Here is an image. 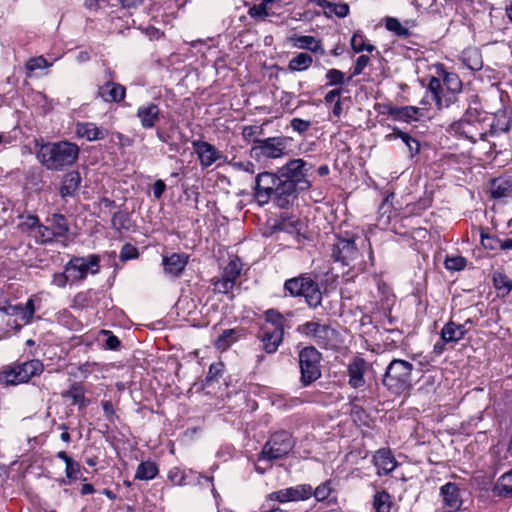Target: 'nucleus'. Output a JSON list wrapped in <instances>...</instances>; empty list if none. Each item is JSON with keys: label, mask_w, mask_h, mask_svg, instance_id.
I'll use <instances>...</instances> for the list:
<instances>
[{"label": "nucleus", "mask_w": 512, "mask_h": 512, "mask_svg": "<svg viewBox=\"0 0 512 512\" xmlns=\"http://www.w3.org/2000/svg\"><path fill=\"white\" fill-rule=\"evenodd\" d=\"M66 476L71 480L77 479L79 473V464L74 462L73 460L66 464Z\"/></svg>", "instance_id": "69168bd1"}, {"label": "nucleus", "mask_w": 512, "mask_h": 512, "mask_svg": "<svg viewBox=\"0 0 512 512\" xmlns=\"http://www.w3.org/2000/svg\"><path fill=\"white\" fill-rule=\"evenodd\" d=\"M62 396L71 400V404L78 405L80 408L86 405L84 389L81 386L73 385L68 391L63 392Z\"/></svg>", "instance_id": "f704fd0d"}, {"label": "nucleus", "mask_w": 512, "mask_h": 512, "mask_svg": "<svg viewBox=\"0 0 512 512\" xmlns=\"http://www.w3.org/2000/svg\"><path fill=\"white\" fill-rule=\"evenodd\" d=\"M287 142L285 137L254 138L250 157L259 163L279 159L285 155Z\"/></svg>", "instance_id": "39448f33"}, {"label": "nucleus", "mask_w": 512, "mask_h": 512, "mask_svg": "<svg viewBox=\"0 0 512 512\" xmlns=\"http://www.w3.org/2000/svg\"><path fill=\"white\" fill-rule=\"evenodd\" d=\"M158 474V468L154 462H141L136 470L135 479L151 480Z\"/></svg>", "instance_id": "72a5a7b5"}, {"label": "nucleus", "mask_w": 512, "mask_h": 512, "mask_svg": "<svg viewBox=\"0 0 512 512\" xmlns=\"http://www.w3.org/2000/svg\"><path fill=\"white\" fill-rule=\"evenodd\" d=\"M188 473L185 470H182L178 467L172 468L168 473L169 481L178 486L187 485L189 482L187 481Z\"/></svg>", "instance_id": "37998d69"}, {"label": "nucleus", "mask_w": 512, "mask_h": 512, "mask_svg": "<svg viewBox=\"0 0 512 512\" xmlns=\"http://www.w3.org/2000/svg\"><path fill=\"white\" fill-rule=\"evenodd\" d=\"M392 507V497L385 491H377L373 497V508L375 512H390Z\"/></svg>", "instance_id": "c756f323"}, {"label": "nucleus", "mask_w": 512, "mask_h": 512, "mask_svg": "<svg viewBox=\"0 0 512 512\" xmlns=\"http://www.w3.org/2000/svg\"><path fill=\"white\" fill-rule=\"evenodd\" d=\"M165 189H166V184L164 183V181L162 180H157L155 183H154V186H153V195L156 199H159L161 198V196L163 195V193L165 192Z\"/></svg>", "instance_id": "774afa93"}, {"label": "nucleus", "mask_w": 512, "mask_h": 512, "mask_svg": "<svg viewBox=\"0 0 512 512\" xmlns=\"http://www.w3.org/2000/svg\"><path fill=\"white\" fill-rule=\"evenodd\" d=\"M137 117L144 129H152L160 120V109L154 103L142 105L137 110Z\"/></svg>", "instance_id": "412c9836"}, {"label": "nucleus", "mask_w": 512, "mask_h": 512, "mask_svg": "<svg viewBox=\"0 0 512 512\" xmlns=\"http://www.w3.org/2000/svg\"><path fill=\"white\" fill-rule=\"evenodd\" d=\"M341 93H342L341 88H336V89L329 91L324 97L325 103L331 104L333 102L340 100Z\"/></svg>", "instance_id": "338daca9"}, {"label": "nucleus", "mask_w": 512, "mask_h": 512, "mask_svg": "<svg viewBox=\"0 0 512 512\" xmlns=\"http://www.w3.org/2000/svg\"><path fill=\"white\" fill-rule=\"evenodd\" d=\"M387 139L391 140L394 138H400L408 147V150L411 153V156L419 152L420 144L419 142L411 137L409 134L395 128L393 133L386 136Z\"/></svg>", "instance_id": "2f4dec72"}, {"label": "nucleus", "mask_w": 512, "mask_h": 512, "mask_svg": "<svg viewBox=\"0 0 512 512\" xmlns=\"http://www.w3.org/2000/svg\"><path fill=\"white\" fill-rule=\"evenodd\" d=\"M385 27L387 30L394 32L398 36H408L409 31L405 28L398 19L387 17L385 19Z\"/></svg>", "instance_id": "c03bdc74"}, {"label": "nucleus", "mask_w": 512, "mask_h": 512, "mask_svg": "<svg viewBox=\"0 0 512 512\" xmlns=\"http://www.w3.org/2000/svg\"><path fill=\"white\" fill-rule=\"evenodd\" d=\"M331 494L330 482L320 484L316 489H313L312 495L317 501L326 500Z\"/></svg>", "instance_id": "5fc2aeb1"}, {"label": "nucleus", "mask_w": 512, "mask_h": 512, "mask_svg": "<svg viewBox=\"0 0 512 512\" xmlns=\"http://www.w3.org/2000/svg\"><path fill=\"white\" fill-rule=\"evenodd\" d=\"M494 493L498 496L507 497L512 495V469L504 473L494 487Z\"/></svg>", "instance_id": "7c9ffc66"}, {"label": "nucleus", "mask_w": 512, "mask_h": 512, "mask_svg": "<svg viewBox=\"0 0 512 512\" xmlns=\"http://www.w3.org/2000/svg\"><path fill=\"white\" fill-rule=\"evenodd\" d=\"M326 79L328 80L327 86H337L346 83L345 74L335 68L329 69L326 73Z\"/></svg>", "instance_id": "49530a36"}, {"label": "nucleus", "mask_w": 512, "mask_h": 512, "mask_svg": "<svg viewBox=\"0 0 512 512\" xmlns=\"http://www.w3.org/2000/svg\"><path fill=\"white\" fill-rule=\"evenodd\" d=\"M309 167L306 161L297 158L288 161L278 169V175L283 181L294 184L300 190H308L311 186L307 179Z\"/></svg>", "instance_id": "1a4fd4ad"}, {"label": "nucleus", "mask_w": 512, "mask_h": 512, "mask_svg": "<svg viewBox=\"0 0 512 512\" xmlns=\"http://www.w3.org/2000/svg\"><path fill=\"white\" fill-rule=\"evenodd\" d=\"M292 42L293 45L299 49L309 50L313 53H318L320 55L325 54V49L323 48L321 42L313 36H295L294 38H292Z\"/></svg>", "instance_id": "a878e982"}, {"label": "nucleus", "mask_w": 512, "mask_h": 512, "mask_svg": "<svg viewBox=\"0 0 512 512\" xmlns=\"http://www.w3.org/2000/svg\"><path fill=\"white\" fill-rule=\"evenodd\" d=\"M269 3H266V1H263L261 4L259 5H254L253 7H251L249 9V15L253 18H256V17H260V18H265L267 17L269 14H268V11H267V5Z\"/></svg>", "instance_id": "052dcab7"}, {"label": "nucleus", "mask_w": 512, "mask_h": 512, "mask_svg": "<svg viewBox=\"0 0 512 512\" xmlns=\"http://www.w3.org/2000/svg\"><path fill=\"white\" fill-rule=\"evenodd\" d=\"M66 271L72 282L84 280L88 274H97L100 269V257L91 254L86 257H73L66 263Z\"/></svg>", "instance_id": "9b49d317"}, {"label": "nucleus", "mask_w": 512, "mask_h": 512, "mask_svg": "<svg viewBox=\"0 0 512 512\" xmlns=\"http://www.w3.org/2000/svg\"><path fill=\"white\" fill-rule=\"evenodd\" d=\"M285 290L291 296H303L308 306L312 308L318 307L322 302V293L316 281L308 276L301 275L285 281Z\"/></svg>", "instance_id": "423d86ee"}, {"label": "nucleus", "mask_w": 512, "mask_h": 512, "mask_svg": "<svg viewBox=\"0 0 512 512\" xmlns=\"http://www.w3.org/2000/svg\"><path fill=\"white\" fill-rule=\"evenodd\" d=\"M299 331L313 338L314 342L322 348H334L338 344L337 331L327 324L309 321L301 325Z\"/></svg>", "instance_id": "9d476101"}, {"label": "nucleus", "mask_w": 512, "mask_h": 512, "mask_svg": "<svg viewBox=\"0 0 512 512\" xmlns=\"http://www.w3.org/2000/svg\"><path fill=\"white\" fill-rule=\"evenodd\" d=\"M300 188L282 178L278 181L276 189L271 199L280 208H288L297 198Z\"/></svg>", "instance_id": "dca6fc26"}, {"label": "nucleus", "mask_w": 512, "mask_h": 512, "mask_svg": "<svg viewBox=\"0 0 512 512\" xmlns=\"http://www.w3.org/2000/svg\"><path fill=\"white\" fill-rule=\"evenodd\" d=\"M76 132L78 136L87 139L88 141H95L105 138L108 135L106 129L98 127L94 123H78Z\"/></svg>", "instance_id": "b1692460"}, {"label": "nucleus", "mask_w": 512, "mask_h": 512, "mask_svg": "<svg viewBox=\"0 0 512 512\" xmlns=\"http://www.w3.org/2000/svg\"><path fill=\"white\" fill-rule=\"evenodd\" d=\"M234 285V282L224 277L223 275L221 278L213 279L214 291L218 293H228L233 289Z\"/></svg>", "instance_id": "09e8293b"}, {"label": "nucleus", "mask_w": 512, "mask_h": 512, "mask_svg": "<svg viewBox=\"0 0 512 512\" xmlns=\"http://www.w3.org/2000/svg\"><path fill=\"white\" fill-rule=\"evenodd\" d=\"M51 64L43 56L30 58L26 63V69L29 72H33L38 69H44L50 67Z\"/></svg>", "instance_id": "603ef678"}, {"label": "nucleus", "mask_w": 512, "mask_h": 512, "mask_svg": "<svg viewBox=\"0 0 512 512\" xmlns=\"http://www.w3.org/2000/svg\"><path fill=\"white\" fill-rule=\"evenodd\" d=\"M139 256V252H138V249L130 244V243H126L125 245H123L121 251H120V260L121 261H128V260H132V259H136L138 258Z\"/></svg>", "instance_id": "864d4df0"}, {"label": "nucleus", "mask_w": 512, "mask_h": 512, "mask_svg": "<svg viewBox=\"0 0 512 512\" xmlns=\"http://www.w3.org/2000/svg\"><path fill=\"white\" fill-rule=\"evenodd\" d=\"M466 266V259L462 256H451L445 260V267L451 271H460Z\"/></svg>", "instance_id": "3c124183"}, {"label": "nucleus", "mask_w": 512, "mask_h": 512, "mask_svg": "<svg viewBox=\"0 0 512 512\" xmlns=\"http://www.w3.org/2000/svg\"><path fill=\"white\" fill-rule=\"evenodd\" d=\"M103 334L107 335V339L105 341V346L108 349L115 350L120 346V340L115 335L111 334V332L103 330Z\"/></svg>", "instance_id": "e2e57ef3"}, {"label": "nucleus", "mask_w": 512, "mask_h": 512, "mask_svg": "<svg viewBox=\"0 0 512 512\" xmlns=\"http://www.w3.org/2000/svg\"><path fill=\"white\" fill-rule=\"evenodd\" d=\"M481 244L487 250L496 251L499 250L501 247V239L482 231Z\"/></svg>", "instance_id": "de8ad7c7"}, {"label": "nucleus", "mask_w": 512, "mask_h": 512, "mask_svg": "<svg viewBox=\"0 0 512 512\" xmlns=\"http://www.w3.org/2000/svg\"><path fill=\"white\" fill-rule=\"evenodd\" d=\"M313 63V58L307 53H299L294 56L288 64V69L292 72L307 70Z\"/></svg>", "instance_id": "473e14b6"}, {"label": "nucleus", "mask_w": 512, "mask_h": 512, "mask_svg": "<svg viewBox=\"0 0 512 512\" xmlns=\"http://www.w3.org/2000/svg\"><path fill=\"white\" fill-rule=\"evenodd\" d=\"M295 445V440L287 431H279L271 435L263 446L258 460H276L285 457Z\"/></svg>", "instance_id": "0eeeda50"}, {"label": "nucleus", "mask_w": 512, "mask_h": 512, "mask_svg": "<svg viewBox=\"0 0 512 512\" xmlns=\"http://www.w3.org/2000/svg\"><path fill=\"white\" fill-rule=\"evenodd\" d=\"M78 145L69 141L42 144L37 151L39 162L52 171H62L74 165L79 157Z\"/></svg>", "instance_id": "f257e3e1"}, {"label": "nucleus", "mask_w": 512, "mask_h": 512, "mask_svg": "<svg viewBox=\"0 0 512 512\" xmlns=\"http://www.w3.org/2000/svg\"><path fill=\"white\" fill-rule=\"evenodd\" d=\"M419 108L414 106L395 107L389 106L387 113L392 116L395 120L408 122L415 119L419 112Z\"/></svg>", "instance_id": "c85d7f7f"}, {"label": "nucleus", "mask_w": 512, "mask_h": 512, "mask_svg": "<svg viewBox=\"0 0 512 512\" xmlns=\"http://www.w3.org/2000/svg\"><path fill=\"white\" fill-rule=\"evenodd\" d=\"M489 192L494 199L512 197V180L502 177L492 179L489 183Z\"/></svg>", "instance_id": "5701e85b"}, {"label": "nucleus", "mask_w": 512, "mask_h": 512, "mask_svg": "<svg viewBox=\"0 0 512 512\" xmlns=\"http://www.w3.org/2000/svg\"><path fill=\"white\" fill-rule=\"evenodd\" d=\"M366 369V362L363 358H355L348 365L349 384L353 388H360L364 386V373Z\"/></svg>", "instance_id": "4be33fe9"}, {"label": "nucleus", "mask_w": 512, "mask_h": 512, "mask_svg": "<svg viewBox=\"0 0 512 512\" xmlns=\"http://www.w3.org/2000/svg\"><path fill=\"white\" fill-rule=\"evenodd\" d=\"M443 86L452 93L460 92L462 89V82L457 74L445 72L443 75Z\"/></svg>", "instance_id": "ea45409f"}, {"label": "nucleus", "mask_w": 512, "mask_h": 512, "mask_svg": "<svg viewBox=\"0 0 512 512\" xmlns=\"http://www.w3.org/2000/svg\"><path fill=\"white\" fill-rule=\"evenodd\" d=\"M373 464L377 468V474H389L396 466L397 462L390 451V449L382 448L379 449L373 456Z\"/></svg>", "instance_id": "aec40b11"}, {"label": "nucleus", "mask_w": 512, "mask_h": 512, "mask_svg": "<svg viewBox=\"0 0 512 512\" xmlns=\"http://www.w3.org/2000/svg\"><path fill=\"white\" fill-rule=\"evenodd\" d=\"M290 125L295 132L303 134L310 128L311 122L308 120H303L301 118H293L290 121Z\"/></svg>", "instance_id": "bf43d9fd"}, {"label": "nucleus", "mask_w": 512, "mask_h": 512, "mask_svg": "<svg viewBox=\"0 0 512 512\" xmlns=\"http://www.w3.org/2000/svg\"><path fill=\"white\" fill-rule=\"evenodd\" d=\"M44 371L43 363L38 359L17 362L5 366L0 372V383L4 386H15L29 382Z\"/></svg>", "instance_id": "20e7f679"}, {"label": "nucleus", "mask_w": 512, "mask_h": 512, "mask_svg": "<svg viewBox=\"0 0 512 512\" xmlns=\"http://www.w3.org/2000/svg\"><path fill=\"white\" fill-rule=\"evenodd\" d=\"M332 257L343 265H351L359 257L354 237H338L332 246Z\"/></svg>", "instance_id": "ddd939ff"}, {"label": "nucleus", "mask_w": 512, "mask_h": 512, "mask_svg": "<svg viewBox=\"0 0 512 512\" xmlns=\"http://www.w3.org/2000/svg\"><path fill=\"white\" fill-rule=\"evenodd\" d=\"M327 8L340 18H344L349 14V6L346 3H327Z\"/></svg>", "instance_id": "4d7b16f0"}, {"label": "nucleus", "mask_w": 512, "mask_h": 512, "mask_svg": "<svg viewBox=\"0 0 512 512\" xmlns=\"http://www.w3.org/2000/svg\"><path fill=\"white\" fill-rule=\"evenodd\" d=\"M34 238L37 243L41 244L58 241L47 224H40V226H38L37 232L34 233Z\"/></svg>", "instance_id": "79ce46f5"}, {"label": "nucleus", "mask_w": 512, "mask_h": 512, "mask_svg": "<svg viewBox=\"0 0 512 512\" xmlns=\"http://www.w3.org/2000/svg\"><path fill=\"white\" fill-rule=\"evenodd\" d=\"M471 325V321H467L464 324H457L453 321L446 323L441 330V339L444 344L457 343L464 338L469 328L467 325Z\"/></svg>", "instance_id": "a211bd4d"}, {"label": "nucleus", "mask_w": 512, "mask_h": 512, "mask_svg": "<svg viewBox=\"0 0 512 512\" xmlns=\"http://www.w3.org/2000/svg\"><path fill=\"white\" fill-rule=\"evenodd\" d=\"M280 179L278 172H262L256 176L254 196L259 204L263 205L269 202Z\"/></svg>", "instance_id": "f8f14e48"}, {"label": "nucleus", "mask_w": 512, "mask_h": 512, "mask_svg": "<svg viewBox=\"0 0 512 512\" xmlns=\"http://www.w3.org/2000/svg\"><path fill=\"white\" fill-rule=\"evenodd\" d=\"M6 312L12 316H19L25 324H28L32 321L35 313L34 301L30 298L24 306L21 304L10 305Z\"/></svg>", "instance_id": "bb28decb"}, {"label": "nucleus", "mask_w": 512, "mask_h": 512, "mask_svg": "<svg viewBox=\"0 0 512 512\" xmlns=\"http://www.w3.org/2000/svg\"><path fill=\"white\" fill-rule=\"evenodd\" d=\"M107 81L98 86L97 96L106 103H118L124 100L126 96V89L123 85L114 82L112 79L114 73L106 70Z\"/></svg>", "instance_id": "4468645a"}, {"label": "nucleus", "mask_w": 512, "mask_h": 512, "mask_svg": "<svg viewBox=\"0 0 512 512\" xmlns=\"http://www.w3.org/2000/svg\"><path fill=\"white\" fill-rule=\"evenodd\" d=\"M68 282L73 283L69 277V272L66 271V266L64 267V272L53 275L52 284L59 288H64Z\"/></svg>", "instance_id": "6e6d98bb"}, {"label": "nucleus", "mask_w": 512, "mask_h": 512, "mask_svg": "<svg viewBox=\"0 0 512 512\" xmlns=\"http://www.w3.org/2000/svg\"><path fill=\"white\" fill-rule=\"evenodd\" d=\"M493 280L496 289L504 293H509L512 290V281L506 275L498 273Z\"/></svg>", "instance_id": "8fccbe9b"}, {"label": "nucleus", "mask_w": 512, "mask_h": 512, "mask_svg": "<svg viewBox=\"0 0 512 512\" xmlns=\"http://www.w3.org/2000/svg\"><path fill=\"white\" fill-rule=\"evenodd\" d=\"M286 318L274 309L265 312V322L258 333L263 349L271 354L278 350L283 341Z\"/></svg>", "instance_id": "f03ea898"}, {"label": "nucleus", "mask_w": 512, "mask_h": 512, "mask_svg": "<svg viewBox=\"0 0 512 512\" xmlns=\"http://www.w3.org/2000/svg\"><path fill=\"white\" fill-rule=\"evenodd\" d=\"M21 222L18 224V228L23 233H28L32 237H34V233L37 232L38 226H40V221L37 216L27 215L21 216Z\"/></svg>", "instance_id": "c9c22d12"}, {"label": "nucleus", "mask_w": 512, "mask_h": 512, "mask_svg": "<svg viewBox=\"0 0 512 512\" xmlns=\"http://www.w3.org/2000/svg\"><path fill=\"white\" fill-rule=\"evenodd\" d=\"M241 270L242 263L240 260L237 258L232 259L224 268L222 275L235 283L237 278L240 276Z\"/></svg>", "instance_id": "4c0bfd02"}, {"label": "nucleus", "mask_w": 512, "mask_h": 512, "mask_svg": "<svg viewBox=\"0 0 512 512\" xmlns=\"http://www.w3.org/2000/svg\"><path fill=\"white\" fill-rule=\"evenodd\" d=\"M313 488L309 484H300L294 487L285 488L272 492L268 498L272 501L288 502L307 500L312 496Z\"/></svg>", "instance_id": "2eb2a0df"}, {"label": "nucleus", "mask_w": 512, "mask_h": 512, "mask_svg": "<svg viewBox=\"0 0 512 512\" xmlns=\"http://www.w3.org/2000/svg\"><path fill=\"white\" fill-rule=\"evenodd\" d=\"M192 146L203 168L210 167L222 156L220 151L206 141L195 140L192 142Z\"/></svg>", "instance_id": "f3484780"}, {"label": "nucleus", "mask_w": 512, "mask_h": 512, "mask_svg": "<svg viewBox=\"0 0 512 512\" xmlns=\"http://www.w3.org/2000/svg\"><path fill=\"white\" fill-rule=\"evenodd\" d=\"M412 363L393 359L386 368L383 385L393 394L400 395L412 387L413 381Z\"/></svg>", "instance_id": "7ed1b4c3"}, {"label": "nucleus", "mask_w": 512, "mask_h": 512, "mask_svg": "<svg viewBox=\"0 0 512 512\" xmlns=\"http://www.w3.org/2000/svg\"><path fill=\"white\" fill-rule=\"evenodd\" d=\"M230 165L237 170H242L249 174L255 173V165L250 161H238V162H230Z\"/></svg>", "instance_id": "680f3d73"}, {"label": "nucleus", "mask_w": 512, "mask_h": 512, "mask_svg": "<svg viewBox=\"0 0 512 512\" xmlns=\"http://www.w3.org/2000/svg\"><path fill=\"white\" fill-rule=\"evenodd\" d=\"M113 228L118 231L128 230L131 226V221L128 213L124 211H119L114 213L111 220Z\"/></svg>", "instance_id": "a19ab883"}, {"label": "nucleus", "mask_w": 512, "mask_h": 512, "mask_svg": "<svg viewBox=\"0 0 512 512\" xmlns=\"http://www.w3.org/2000/svg\"><path fill=\"white\" fill-rule=\"evenodd\" d=\"M428 92L431 94L436 106L440 109L444 103L442 100L443 84L436 77H431L428 84Z\"/></svg>", "instance_id": "e433bc0d"}, {"label": "nucleus", "mask_w": 512, "mask_h": 512, "mask_svg": "<svg viewBox=\"0 0 512 512\" xmlns=\"http://www.w3.org/2000/svg\"><path fill=\"white\" fill-rule=\"evenodd\" d=\"M188 263V256L184 253H173L162 259V265L166 274L178 277L184 271Z\"/></svg>", "instance_id": "6ab92c4d"}, {"label": "nucleus", "mask_w": 512, "mask_h": 512, "mask_svg": "<svg viewBox=\"0 0 512 512\" xmlns=\"http://www.w3.org/2000/svg\"><path fill=\"white\" fill-rule=\"evenodd\" d=\"M262 133V128L255 125L245 126L242 131V135L246 140H252L253 136Z\"/></svg>", "instance_id": "0e129e2a"}, {"label": "nucleus", "mask_w": 512, "mask_h": 512, "mask_svg": "<svg viewBox=\"0 0 512 512\" xmlns=\"http://www.w3.org/2000/svg\"><path fill=\"white\" fill-rule=\"evenodd\" d=\"M350 43L352 49L357 53L361 51L372 52L375 49L374 45L365 42V37L361 32H355Z\"/></svg>", "instance_id": "58836bf2"}, {"label": "nucleus", "mask_w": 512, "mask_h": 512, "mask_svg": "<svg viewBox=\"0 0 512 512\" xmlns=\"http://www.w3.org/2000/svg\"><path fill=\"white\" fill-rule=\"evenodd\" d=\"M236 331L234 329H227L222 332L216 341V346L219 349H227L235 340Z\"/></svg>", "instance_id": "a18cd8bd"}, {"label": "nucleus", "mask_w": 512, "mask_h": 512, "mask_svg": "<svg viewBox=\"0 0 512 512\" xmlns=\"http://www.w3.org/2000/svg\"><path fill=\"white\" fill-rule=\"evenodd\" d=\"M320 360L321 354L312 346L300 351L299 366L303 386H308L321 377Z\"/></svg>", "instance_id": "6e6552de"}, {"label": "nucleus", "mask_w": 512, "mask_h": 512, "mask_svg": "<svg viewBox=\"0 0 512 512\" xmlns=\"http://www.w3.org/2000/svg\"><path fill=\"white\" fill-rule=\"evenodd\" d=\"M370 61V58L366 55H360L356 62H355V65L353 67V73H352V76H350L347 81H349L353 76H357V75H360L363 70L365 69V67L368 65Z\"/></svg>", "instance_id": "13d9d810"}, {"label": "nucleus", "mask_w": 512, "mask_h": 512, "mask_svg": "<svg viewBox=\"0 0 512 512\" xmlns=\"http://www.w3.org/2000/svg\"><path fill=\"white\" fill-rule=\"evenodd\" d=\"M46 223L57 240L67 236L69 232V224L63 215L53 214L46 220Z\"/></svg>", "instance_id": "cd10ccee"}, {"label": "nucleus", "mask_w": 512, "mask_h": 512, "mask_svg": "<svg viewBox=\"0 0 512 512\" xmlns=\"http://www.w3.org/2000/svg\"><path fill=\"white\" fill-rule=\"evenodd\" d=\"M80 184L81 176L78 171H70L66 173L61 182L60 195L63 198L75 195Z\"/></svg>", "instance_id": "393cba45"}]
</instances>
